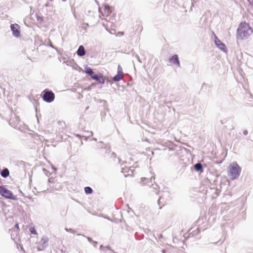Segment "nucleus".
I'll use <instances>...</instances> for the list:
<instances>
[{
    "mask_svg": "<svg viewBox=\"0 0 253 253\" xmlns=\"http://www.w3.org/2000/svg\"><path fill=\"white\" fill-rule=\"evenodd\" d=\"M119 35H124V33L123 32H120L118 33Z\"/></svg>",
    "mask_w": 253,
    "mask_h": 253,
    "instance_id": "nucleus-19",
    "label": "nucleus"
},
{
    "mask_svg": "<svg viewBox=\"0 0 253 253\" xmlns=\"http://www.w3.org/2000/svg\"><path fill=\"white\" fill-rule=\"evenodd\" d=\"M9 171L7 169H4L3 170H2L1 172V175L3 177H7L9 175Z\"/></svg>",
    "mask_w": 253,
    "mask_h": 253,
    "instance_id": "nucleus-11",
    "label": "nucleus"
},
{
    "mask_svg": "<svg viewBox=\"0 0 253 253\" xmlns=\"http://www.w3.org/2000/svg\"><path fill=\"white\" fill-rule=\"evenodd\" d=\"M195 169L197 171H203L202 166L200 163H197L194 166Z\"/></svg>",
    "mask_w": 253,
    "mask_h": 253,
    "instance_id": "nucleus-13",
    "label": "nucleus"
},
{
    "mask_svg": "<svg viewBox=\"0 0 253 253\" xmlns=\"http://www.w3.org/2000/svg\"><path fill=\"white\" fill-rule=\"evenodd\" d=\"M105 10H107V11L108 12H111V7L108 6H105Z\"/></svg>",
    "mask_w": 253,
    "mask_h": 253,
    "instance_id": "nucleus-16",
    "label": "nucleus"
},
{
    "mask_svg": "<svg viewBox=\"0 0 253 253\" xmlns=\"http://www.w3.org/2000/svg\"><path fill=\"white\" fill-rule=\"evenodd\" d=\"M241 171L240 166L236 163H233L229 166V175L232 179H235L239 177Z\"/></svg>",
    "mask_w": 253,
    "mask_h": 253,
    "instance_id": "nucleus-2",
    "label": "nucleus"
},
{
    "mask_svg": "<svg viewBox=\"0 0 253 253\" xmlns=\"http://www.w3.org/2000/svg\"><path fill=\"white\" fill-rule=\"evenodd\" d=\"M253 33L249 24L246 22H241L237 31V39L243 40L247 39Z\"/></svg>",
    "mask_w": 253,
    "mask_h": 253,
    "instance_id": "nucleus-1",
    "label": "nucleus"
},
{
    "mask_svg": "<svg viewBox=\"0 0 253 253\" xmlns=\"http://www.w3.org/2000/svg\"><path fill=\"white\" fill-rule=\"evenodd\" d=\"M15 227L17 229V231H19L20 229H19V225H18V223H16L15 225Z\"/></svg>",
    "mask_w": 253,
    "mask_h": 253,
    "instance_id": "nucleus-17",
    "label": "nucleus"
},
{
    "mask_svg": "<svg viewBox=\"0 0 253 253\" xmlns=\"http://www.w3.org/2000/svg\"><path fill=\"white\" fill-rule=\"evenodd\" d=\"M77 54L80 56H83L85 55V52L84 48L83 45H80L77 51Z\"/></svg>",
    "mask_w": 253,
    "mask_h": 253,
    "instance_id": "nucleus-10",
    "label": "nucleus"
},
{
    "mask_svg": "<svg viewBox=\"0 0 253 253\" xmlns=\"http://www.w3.org/2000/svg\"><path fill=\"white\" fill-rule=\"evenodd\" d=\"M161 200V198L159 199V200H158V203H159V204H160V202Z\"/></svg>",
    "mask_w": 253,
    "mask_h": 253,
    "instance_id": "nucleus-20",
    "label": "nucleus"
},
{
    "mask_svg": "<svg viewBox=\"0 0 253 253\" xmlns=\"http://www.w3.org/2000/svg\"><path fill=\"white\" fill-rule=\"evenodd\" d=\"M215 42L216 45L221 49L223 50H225L226 49V46L225 45L222 43L219 39H218L217 38H216V39L215 40Z\"/></svg>",
    "mask_w": 253,
    "mask_h": 253,
    "instance_id": "nucleus-9",
    "label": "nucleus"
},
{
    "mask_svg": "<svg viewBox=\"0 0 253 253\" xmlns=\"http://www.w3.org/2000/svg\"><path fill=\"white\" fill-rule=\"evenodd\" d=\"M29 230L30 231V232L33 234H34V235H36L37 234V232H36V231L35 229V227L34 226H31L30 228H29Z\"/></svg>",
    "mask_w": 253,
    "mask_h": 253,
    "instance_id": "nucleus-15",
    "label": "nucleus"
},
{
    "mask_svg": "<svg viewBox=\"0 0 253 253\" xmlns=\"http://www.w3.org/2000/svg\"><path fill=\"white\" fill-rule=\"evenodd\" d=\"M42 94L43 100L47 102H51L54 99L55 95L52 91L44 90Z\"/></svg>",
    "mask_w": 253,
    "mask_h": 253,
    "instance_id": "nucleus-3",
    "label": "nucleus"
},
{
    "mask_svg": "<svg viewBox=\"0 0 253 253\" xmlns=\"http://www.w3.org/2000/svg\"><path fill=\"white\" fill-rule=\"evenodd\" d=\"M170 62L173 64L177 65L178 66H180V63L178 60V57L177 55H173L171 58L169 59Z\"/></svg>",
    "mask_w": 253,
    "mask_h": 253,
    "instance_id": "nucleus-8",
    "label": "nucleus"
},
{
    "mask_svg": "<svg viewBox=\"0 0 253 253\" xmlns=\"http://www.w3.org/2000/svg\"><path fill=\"white\" fill-rule=\"evenodd\" d=\"M10 28L12 32V34L15 37L18 38L20 36V27L18 24H11Z\"/></svg>",
    "mask_w": 253,
    "mask_h": 253,
    "instance_id": "nucleus-5",
    "label": "nucleus"
},
{
    "mask_svg": "<svg viewBox=\"0 0 253 253\" xmlns=\"http://www.w3.org/2000/svg\"><path fill=\"white\" fill-rule=\"evenodd\" d=\"M251 5L253 6V0L252 3H251Z\"/></svg>",
    "mask_w": 253,
    "mask_h": 253,
    "instance_id": "nucleus-21",
    "label": "nucleus"
},
{
    "mask_svg": "<svg viewBox=\"0 0 253 253\" xmlns=\"http://www.w3.org/2000/svg\"><path fill=\"white\" fill-rule=\"evenodd\" d=\"M124 78V73L122 67L119 65L117 68V74L113 78L115 82H118Z\"/></svg>",
    "mask_w": 253,
    "mask_h": 253,
    "instance_id": "nucleus-6",
    "label": "nucleus"
},
{
    "mask_svg": "<svg viewBox=\"0 0 253 253\" xmlns=\"http://www.w3.org/2000/svg\"><path fill=\"white\" fill-rule=\"evenodd\" d=\"M91 78L101 84H103L105 82V79L103 75L100 73L99 74H94Z\"/></svg>",
    "mask_w": 253,
    "mask_h": 253,
    "instance_id": "nucleus-7",
    "label": "nucleus"
},
{
    "mask_svg": "<svg viewBox=\"0 0 253 253\" xmlns=\"http://www.w3.org/2000/svg\"><path fill=\"white\" fill-rule=\"evenodd\" d=\"M84 191L86 194H89L92 193V190L90 187H86L84 188Z\"/></svg>",
    "mask_w": 253,
    "mask_h": 253,
    "instance_id": "nucleus-14",
    "label": "nucleus"
},
{
    "mask_svg": "<svg viewBox=\"0 0 253 253\" xmlns=\"http://www.w3.org/2000/svg\"><path fill=\"white\" fill-rule=\"evenodd\" d=\"M141 180L142 181L144 182L146 180H148V179H146V178H142Z\"/></svg>",
    "mask_w": 253,
    "mask_h": 253,
    "instance_id": "nucleus-18",
    "label": "nucleus"
},
{
    "mask_svg": "<svg viewBox=\"0 0 253 253\" xmlns=\"http://www.w3.org/2000/svg\"><path fill=\"white\" fill-rule=\"evenodd\" d=\"M0 194L6 198L14 199L13 193L3 186H0Z\"/></svg>",
    "mask_w": 253,
    "mask_h": 253,
    "instance_id": "nucleus-4",
    "label": "nucleus"
},
{
    "mask_svg": "<svg viewBox=\"0 0 253 253\" xmlns=\"http://www.w3.org/2000/svg\"><path fill=\"white\" fill-rule=\"evenodd\" d=\"M84 72L90 76L91 78L92 77V76L94 75V72H93L92 70L90 68H87L84 71Z\"/></svg>",
    "mask_w": 253,
    "mask_h": 253,
    "instance_id": "nucleus-12",
    "label": "nucleus"
}]
</instances>
